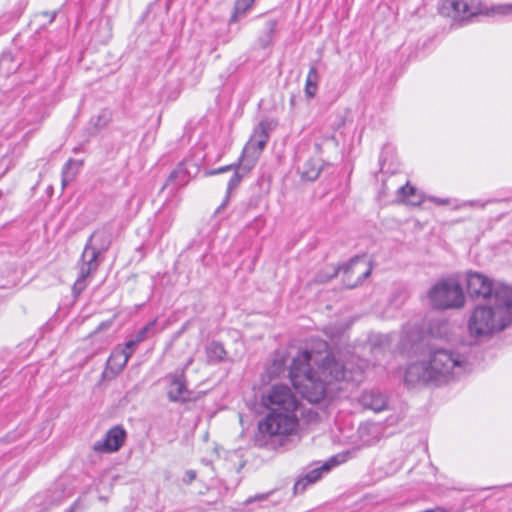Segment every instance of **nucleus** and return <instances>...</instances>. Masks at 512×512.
<instances>
[{
  "instance_id": "nucleus-21",
  "label": "nucleus",
  "mask_w": 512,
  "mask_h": 512,
  "mask_svg": "<svg viewBox=\"0 0 512 512\" xmlns=\"http://www.w3.org/2000/svg\"><path fill=\"white\" fill-rule=\"evenodd\" d=\"M255 0H236L234 13L230 18V22H237L244 17L247 11L253 6Z\"/></svg>"
},
{
  "instance_id": "nucleus-28",
  "label": "nucleus",
  "mask_w": 512,
  "mask_h": 512,
  "mask_svg": "<svg viewBox=\"0 0 512 512\" xmlns=\"http://www.w3.org/2000/svg\"><path fill=\"white\" fill-rule=\"evenodd\" d=\"M241 178L242 176L238 172H235L228 183V190L234 189L240 183Z\"/></svg>"
},
{
  "instance_id": "nucleus-14",
  "label": "nucleus",
  "mask_w": 512,
  "mask_h": 512,
  "mask_svg": "<svg viewBox=\"0 0 512 512\" xmlns=\"http://www.w3.org/2000/svg\"><path fill=\"white\" fill-rule=\"evenodd\" d=\"M360 403L366 409L375 412L383 411L387 408V398L379 391L371 390L364 392L360 397Z\"/></svg>"
},
{
  "instance_id": "nucleus-17",
  "label": "nucleus",
  "mask_w": 512,
  "mask_h": 512,
  "mask_svg": "<svg viewBox=\"0 0 512 512\" xmlns=\"http://www.w3.org/2000/svg\"><path fill=\"white\" fill-rule=\"evenodd\" d=\"M398 198L400 201L410 205H420L423 202L422 195L417 192L414 186L409 185V183L399 188Z\"/></svg>"
},
{
  "instance_id": "nucleus-10",
  "label": "nucleus",
  "mask_w": 512,
  "mask_h": 512,
  "mask_svg": "<svg viewBox=\"0 0 512 512\" xmlns=\"http://www.w3.org/2000/svg\"><path fill=\"white\" fill-rule=\"evenodd\" d=\"M466 284L471 297H481L486 301L495 300V290L498 287H507L501 283H493L488 277L477 272L467 273Z\"/></svg>"
},
{
  "instance_id": "nucleus-7",
  "label": "nucleus",
  "mask_w": 512,
  "mask_h": 512,
  "mask_svg": "<svg viewBox=\"0 0 512 512\" xmlns=\"http://www.w3.org/2000/svg\"><path fill=\"white\" fill-rule=\"evenodd\" d=\"M273 121H261L254 129L242 153L240 167L245 173L256 164L261 152L269 140V131L275 127Z\"/></svg>"
},
{
  "instance_id": "nucleus-5",
  "label": "nucleus",
  "mask_w": 512,
  "mask_h": 512,
  "mask_svg": "<svg viewBox=\"0 0 512 512\" xmlns=\"http://www.w3.org/2000/svg\"><path fill=\"white\" fill-rule=\"evenodd\" d=\"M111 242L112 228L108 225L97 228L91 234L81 255L79 275L73 285L75 294H80L86 288L87 277L98 269Z\"/></svg>"
},
{
  "instance_id": "nucleus-24",
  "label": "nucleus",
  "mask_w": 512,
  "mask_h": 512,
  "mask_svg": "<svg viewBox=\"0 0 512 512\" xmlns=\"http://www.w3.org/2000/svg\"><path fill=\"white\" fill-rule=\"evenodd\" d=\"M73 164H75V161L73 159H70L66 162V164L63 167V170H62V185H63V187H65L67 185L68 181L70 180L68 177V172Z\"/></svg>"
},
{
  "instance_id": "nucleus-26",
  "label": "nucleus",
  "mask_w": 512,
  "mask_h": 512,
  "mask_svg": "<svg viewBox=\"0 0 512 512\" xmlns=\"http://www.w3.org/2000/svg\"><path fill=\"white\" fill-rule=\"evenodd\" d=\"M465 207H474V208L483 209L485 207V203L480 200L465 201V202L460 203L456 208H465Z\"/></svg>"
},
{
  "instance_id": "nucleus-8",
  "label": "nucleus",
  "mask_w": 512,
  "mask_h": 512,
  "mask_svg": "<svg viewBox=\"0 0 512 512\" xmlns=\"http://www.w3.org/2000/svg\"><path fill=\"white\" fill-rule=\"evenodd\" d=\"M262 404L270 412L297 413L299 402L291 389L285 385H274L262 396Z\"/></svg>"
},
{
  "instance_id": "nucleus-11",
  "label": "nucleus",
  "mask_w": 512,
  "mask_h": 512,
  "mask_svg": "<svg viewBox=\"0 0 512 512\" xmlns=\"http://www.w3.org/2000/svg\"><path fill=\"white\" fill-rule=\"evenodd\" d=\"M126 431L121 426L112 427L104 439L94 443L93 450L100 453H112L118 451L124 444Z\"/></svg>"
},
{
  "instance_id": "nucleus-27",
  "label": "nucleus",
  "mask_w": 512,
  "mask_h": 512,
  "mask_svg": "<svg viewBox=\"0 0 512 512\" xmlns=\"http://www.w3.org/2000/svg\"><path fill=\"white\" fill-rule=\"evenodd\" d=\"M233 168H234V165H227V166H223V167L218 168V169H213V170L206 171L205 175L206 176H213V175H216V174L227 172V171H229V170H231Z\"/></svg>"
},
{
  "instance_id": "nucleus-29",
  "label": "nucleus",
  "mask_w": 512,
  "mask_h": 512,
  "mask_svg": "<svg viewBox=\"0 0 512 512\" xmlns=\"http://www.w3.org/2000/svg\"><path fill=\"white\" fill-rule=\"evenodd\" d=\"M196 479V472L194 470H188L185 472L183 482L186 484L192 483Z\"/></svg>"
},
{
  "instance_id": "nucleus-4",
  "label": "nucleus",
  "mask_w": 512,
  "mask_h": 512,
  "mask_svg": "<svg viewBox=\"0 0 512 512\" xmlns=\"http://www.w3.org/2000/svg\"><path fill=\"white\" fill-rule=\"evenodd\" d=\"M299 419L297 413L269 412L258 423L255 445L268 450H277L284 446L289 437L297 432Z\"/></svg>"
},
{
  "instance_id": "nucleus-9",
  "label": "nucleus",
  "mask_w": 512,
  "mask_h": 512,
  "mask_svg": "<svg viewBox=\"0 0 512 512\" xmlns=\"http://www.w3.org/2000/svg\"><path fill=\"white\" fill-rule=\"evenodd\" d=\"M438 11L455 21H464L483 13L484 8L480 0H442Z\"/></svg>"
},
{
  "instance_id": "nucleus-37",
  "label": "nucleus",
  "mask_w": 512,
  "mask_h": 512,
  "mask_svg": "<svg viewBox=\"0 0 512 512\" xmlns=\"http://www.w3.org/2000/svg\"><path fill=\"white\" fill-rule=\"evenodd\" d=\"M109 326H110V323H101L99 328L102 329V328H106V327H109Z\"/></svg>"
},
{
  "instance_id": "nucleus-19",
  "label": "nucleus",
  "mask_w": 512,
  "mask_h": 512,
  "mask_svg": "<svg viewBox=\"0 0 512 512\" xmlns=\"http://www.w3.org/2000/svg\"><path fill=\"white\" fill-rule=\"evenodd\" d=\"M277 22L274 19L265 21L262 29V35L259 37V44L266 48L272 44Z\"/></svg>"
},
{
  "instance_id": "nucleus-1",
  "label": "nucleus",
  "mask_w": 512,
  "mask_h": 512,
  "mask_svg": "<svg viewBox=\"0 0 512 512\" xmlns=\"http://www.w3.org/2000/svg\"><path fill=\"white\" fill-rule=\"evenodd\" d=\"M352 371L327 351L299 352L292 361L289 376L296 390L309 402L321 401L327 386L353 379Z\"/></svg>"
},
{
  "instance_id": "nucleus-34",
  "label": "nucleus",
  "mask_w": 512,
  "mask_h": 512,
  "mask_svg": "<svg viewBox=\"0 0 512 512\" xmlns=\"http://www.w3.org/2000/svg\"><path fill=\"white\" fill-rule=\"evenodd\" d=\"M193 361H194V358H193V357H189V358L187 359V361H186V363H185V365H184V367H183V369H182L181 371H184V372H185V370H186L190 365H192Z\"/></svg>"
},
{
  "instance_id": "nucleus-16",
  "label": "nucleus",
  "mask_w": 512,
  "mask_h": 512,
  "mask_svg": "<svg viewBox=\"0 0 512 512\" xmlns=\"http://www.w3.org/2000/svg\"><path fill=\"white\" fill-rule=\"evenodd\" d=\"M131 356L132 351L115 349L107 361V368L112 373L118 374L124 369Z\"/></svg>"
},
{
  "instance_id": "nucleus-25",
  "label": "nucleus",
  "mask_w": 512,
  "mask_h": 512,
  "mask_svg": "<svg viewBox=\"0 0 512 512\" xmlns=\"http://www.w3.org/2000/svg\"><path fill=\"white\" fill-rule=\"evenodd\" d=\"M155 325V321L150 322L145 327H143L136 335L135 339L138 343L144 341L146 339L147 332Z\"/></svg>"
},
{
  "instance_id": "nucleus-33",
  "label": "nucleus",
  "mask_w": 512,
  "mask_h": 512,
  "mask_svg": "<svg viewBox=\"0 0 512 512\" xmlns=\"http://www.w3.org/2000/svg\"><path fill=\"white\" fill-rule=\"evenodd\" d=\"M430 201L434 202L437 205H447L450 203L449 199H441L437 197H431Z\"/></svg>"
},
{
  "instance_id": "nucleus-23",
  "label": "nucleus",
  "mask_w": 512,
  "mask_h": 512,
  "mask_svg": "<svg viewBox=\"0 0 512 512\" xmlns=\"http://www.w3.org/2000/svg\"><path fill=\"white\" fill-rule=\"evenodd\" d=\"M319 173H320L319 165H312L310 167V163H307L301 169L302 177L307 180H315L319 176Z\"/></svg>"
},
{
  "instance_id": "nucleus-32",
  "label": "nucleus",
  "mask_w": 512,
  "mask_h": 512,
  "mask_svg": "<svg viewBox=\"0 0 512 512\" xmlns=\"http://www.w3.org/2000/svg\"><path fill=\"white\" fill-rule=\"evenodd\" d=\"M138 344H139V343L136 341V339L130 340V341H128V342L125 344V347H124V348H122L121 350L132 351V353H133V352H134L135 347H136Z\"/></svg>"
},
{
  "instance_id": "nucleus-3",
  "label": "nucleus",
  "mask_w": 512,
  "mask_h": 512,
  "mask_svg": "<svg viewBox=\"0 0 512 512\" xmlns=\"http://www.w3.org/2000/svg\"><path fill=\"white\" fill-rule=\"evenodd\" d=\"M512 322V288L498 287L495 300L479 304L471 311L467 329L470 337L486 339L504 330Z\"/></svg>"
},
{
  "instance_id": "nucleus-22",
  "label": "nucleus",
  "mask_w": 512,
  "mask_h": 512,
  "mask_svg": "<svg viewBox=\"0 0 512 512\" xmlns=\"http://www.w3.org/2000/svg\"><path fill=\"white\" fill-rule=\"evenodd\" d=\"M336 464H338V462L335 458H332L328 462L324 463L320 468L310 471L305 477L306 483L316 482L321 477L322 472H328L331 467L335 466Z\"/></svg>"
},
{
  "instance_id": "nucleus-6",
  "label": "nucleus",
  "mask_w": 512,
  "mask_h": 512,
  "mask_svg": "<svg viewBox=\"0 0 512 512\" xmlns=\"http://www.w3.org/2000/svg\"><path fill=\"white\" fill-rule=\"evenodd\" d=\"M427 296L430 305L440 310L462 308L466 301L461 285L452 278L436 282Z\"/></svg>"
},
{
  "instance_id": "nucleus-38",
  "label": "nucleus",
  "mask_w": 512,
  "mask_h": 512,
  "mask_svg": "<svg viewBox=\"0 0 512 512\" xmlns=\"http://www.w3.org/2000/svg\"><path fill=\"white\" fill-rule=\"evenodd\" d=\"M320 347L326 348V343H324V342L320 343Z\"/></svg>"
},
{
  "instance_id": "nucleus-15",
  "label": "nucleus",
  "mask_w": 512,
  "mask_h": 512,
  "mask_svg": "<svg viewBox=\"0 0 512 512\" xmlns=\"http://www.w3.org/2000/svg\"><path fill=\"white\" fill-rule=\"evenodd\" d=\"M344 273L346 277L349 279L350 275L359 274L357 280L355 282H349L348 287L352 288L361 282L363 279L367 278L370 274V268L368 267L365 261L355 259L352 260L349 265L346 266Z\"/></svg>"
},
{
  "instance_id": "nucleus-30",
  "label": "nucleus",
  "mask_w": 512,
  "mask_h": 512,
  "mask_svg": "<svg viewBox=\"0 0 512 512\" xmlns=\"http://www.w3.org/2000/svg\"><path fill=\"white\" fill-rule=\"evenodd\" d=\"M495 10L499 14H512V5H501L496 7Z\"/></svg>"
},
{
  "instance_id": "nucleus-31",
  "label": "nucleus",
  "mask_w": 512,
  "mask_h": 512,
  "mask_svg": "<svg viewBox=\"0 0 512 512\" xmlns=\"http://www.w3.org/2000/svg\"><path fill=\"white\" fill-rule=\"evenodd\" d=\"M268 497V494H257L253 497H250L248 498L246 501H245V504H251L255 501H263L265 500L266 498Z\"/></svg>"
},
{
  "instance_id": "nucleus-36",
  "label": "nucleus",
  "mask_w": 512,
  "mask_h": 512,
  "mask_svg": "<svg viewBox=\"0 0 512 512\" xmlns=\"http://www.w3.org/2000/svg\"><path fill=\"white\" fill-rule=\"evenodd\" d=\"M300 487H301L302 489H304V488H305V483H304V481H299V482H297V483L295 484V490H298Z\"/></svg>"
},
{
  "instance_id": "nucleus-13",
  "label": "nucleus",
  "mask_w": 512,
  "mask_h": 512,
  "mask_svg": "<svg viewBox=\"0 0 512 512\" xmlns=\"http://www.w3.org/2000/svg\"><path fill=\"white\" fill-rule=\"evenodd\" d=\"M170 384L167 390L168 398L173 402L189 400L190 393L186 387L184 371L169 376Z\"/></svg>"
},
{
  "instance_id": "nucleus-18",
  "label": "nucleus",
  "mask_w": 512,
  "mask_h": 512,
  "mask_svg": "<svg viewBox=\"0 0 512 512\" xmlns=\"http://www.w3.org/2000/svg\"><path fill=\"white\" fill-rule=\"evenodd\" d=\"M207 363L208 364H216L225 360L227 352L224 349L223 345L219 342L212 341L210 342L205 349Z\"/></svg>"
},
{
  "instance_id": "nucleus-2",
  "label": "nucleus",
  "mask_w": 512,
  "mask_h": 512,
  "mask_svg": "<svg viewBox=\"0 0 512 512\" xmlns=\"http://www.w3.org/2000/svg\"><path fill=\"white\" fill-rule=\"evenodd\" d=\"M471 369L467 359L458 352L431 347L420 360L411 363L405 372V383L441 385L463 375Z\"/></svg>"
},
{
  "instance_id": "nucleus-12",
  "label": "nucleus",
  "mask_w": 512,
  "mask_h": 512,
  "mask_svg": "<svg viewBox=\"0 0 512 512\" xmlns=\"http://www.w3.org/2000/svg\"><path fill=\"white\" fill-rule=\"evenodd\" d=\"M199 171L198 166L192 161H183L170 173L166 186L180 188L187 185L192 177Z\"/></svg>"
},
{
  "instance_id": "nucleus-35",
  "label": "nucleus",
  "mask_w": 512,
  "mask_h": 512,
  "mask_svg": "<svg viewBox=\"0 0 512 512\" xmlns=\"http://www.w3.org/2000/svg\"><path fill=\"white\" fill-rule=\"evenodd\" d=\"M78 507V502H75L69 509H67L65 512H75Z\"/></svg>"
},
{
  "instance_id": "nucleus-20",
  "label": "nucleus",
  "mask_w": 512,
  "mask_h": 512,
  "mask_svg": "<svg viewBox=\"0 0 512 512\" xmlns=\"http://www.w3.org/2000/svg\"><path fill=\"white\" fill-rule=\"evenodd\" d=\"M318 71L315 66H311L306 78L305 94L307 97L312 98L316 95L318 89Z\"/></svg>"
}]
</instances>
